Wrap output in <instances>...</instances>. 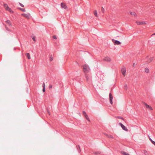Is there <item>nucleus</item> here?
I'll return each mask as SVG.
<instances>
[{
    "label": "nucleus",
    "mask_w": 155,
    "mask_h": 155,
    "mask_svg": "<svg viewBox=\"0 0 155 155\" xmlns=\"http://www.w3.org/2000/svg\"><path fill=\"white\" fill-rule=\"evenodd\" d=\"M117 118L118 119H122L123 120H124V118L123 117H120V116H118L117 117Z\"/></svg>",
    "instance_id": "obj_22"
},
{
    "label": "nucleus",
    "mask_w": 155,
    "mask_h": 155,
    "mask_svg": "<svg viewBox=\"0 0 155 155\" xmlns=\"http://www.w3.org/2000/svg\"><path fill=\"white\" fill-rule=\"evenodd\" d=\"M53 60V58L51 57V59H50V61H52Z\"/></svg>",
    "instance_id": "obj_36"
},
{
    "label": "nucleus",
    "mask_w": 155,
    "mask_h": 155,
    "mask_svg": "<svg viewBox=\"0 0 155 155\" xmlns=\"http://www.w3.org/2000/svg\"><path fill=\"white\" fill-rule=\"evenodd\" d=\"M43 88H45V84L44 83H43L42 84Z\"/></svg>",
    "instance_id": "obj_30"
},
{
    "label": "nucleus",
    "mask_w": 155,
    "mask_h": 155,
    "mask_svg": "<svg viewBox=\"0 0 155 155\" xmlns=\"http://www.w3.org/2000/svg\"><path fill=\"white\" fill-rule=\"evenodd\" d=\"M148 57H147L146 58V60H147V63H150L151 62L153 59V58H149V59H148Z\"/></svg>",
    "instance_id": "obj_8"
},
{
    "label": "nucleus",
    "mask_w": 155,
    "mask_h": 155,
    "mask_svg": "<svg viewBox=\"0 0 155 155\" xmlns=\"http://www.w3.org/2000/svg\"><path fill=\"white\" fill-rule=\"evenodd\" d=\"M104 8L103 7H102L101 8V11L103 13H104Z\"/></svg>",
    "instance_id": "obj_27"
},
{
    "label": "nucleus",
    "mask_w": 155,
    "mask_h": 155,
    "mask_svg": "<svg viewBox=\"0 0 155 155\" xmlns=\"http://www.w3.org/2000/svg\"><path fill=\"white\" fill-rule=\"evenodd\" d=\"M94 15L96 17L97 16V12L96 11H95V12L94 13Z\"/></svg>",
    "instance_id": "obj_26"
},
{
    "label": "nucleus",
    "mask_w": 155,
    "mask_h": 155,
    "mask_svg": "<svg viewBox=\"0 0 155 155\" xmlns=\"http://www.w3.org/2000/svg\"><path fill=\"white\" fill-rule=\"evenodd\" d=\"M45 88H43L42 91L43 92H45Z\"/></svg>",
    "instance_id": "obj_35"
},
{
    "label": "nucleus",
    "mask_w": 155,
    "mask_h": 155,
    "mask_svg": "<svg viewBox=\"0 0 155 155\" xmlns=\"http://www.w3.org/2000/svg\"><path fill=\"white\" fill-rule=\"evenodd\" d=\"M149 139L151 143L155 146V142L153 140L150 138H149Z\"/></svg>",
    "instance_id": "obj_17"
},
{
    "label": "nucleus",
    "mask_w": 155,
    "mask_h": 155,
    "mask_svg": "<svg viewBox=\"0 0 155 155\" xmlns=\"http://www.w3.org/2000/svg\"><path fill=\"white\" fill-rule=\"evenodd\" d=\"M130 14L132 15H134L135 16L136 13L134 12H130Z\"/></svg>",
    "instance_id": "obj_24"
},
{
    "label": "nucleus",
    "mask_w": 155,
    "mask_h": 155,
    "mask_svg": "<svg viewBox=\"0 0 155 155\" xmlns=\"http://www.w3.org/2000/svg\"><path fill=\"white\" fill-rule=\"evenodd\" d=\"M85 77L87 81H88L89 79V77H88V75L87 74H85Z\"/></svg>",
    "instance_id": "obj_15"
},
{
    "label": "nucleus",
    "mask_w": 155,
    "mask_h": 155,
    "mask_svg": "<svg viewBox=\"0 0 155 155\" xmlns=\"http://www.w3.org/2000/svg\"><path fill=\"white\" fill-rule=\"evenodd\" d=\"M109 100L110 101V103L111 104H113V101L112 100L113 99V96L111 93L109 94Z\"/></svg>",
    "instance_id": "obj_3"
},
{
    "label": "nucleus",
    "mask_w": 155,
    "mask_h": 155,
    "mask_svg": "<svg viewBox=\"0 0 155 155\" xmlns=\"http://www.w3.org/2000/svg\"><path fill=\"white\" fill-rule=\"evenodd\" d=\"M6 23L7 24H8L9 25H11V23L10 21L9 20H7L5 21Z\"/></svg>",
    "instance_id": "obj_16"
},
{
    "label": "nucleus",
    "mask_w": 155,
    "mask_h": 155,
    "mask_svg": "<svg viewBox=\"0 0 155 155\" xmlns=\"http://www.w3.org/2000/svg\"><path fill=\"white\" fill-rule=\"evenodd\" d=\"M6 29L8 30V31H9V30L8 29H7V28H6Z\"/></svg>",
    "instance_id": "obj_37"
},
{
    "label": "nucleus",
    "mask_w": 155,
    "mask_h": 155,
    "mask_svg": "<svg viewBox=\"0 0 155 155\" xmlns=\"http://www.w3.org/2000/svg\"><path fill=\"white\" fill-rule=\"evenodd\" d=\"M104 60L107 61H111V59L110 58L108 57H106L104 59Z\"/></svg>",
    "instance_id": "obj_9"
},
{
    "label": "nucleus",
    "mask_w": 155,
    "mask_h": 155,
    "mask_svg": "<svg viewBox=\"0 0 155 155\" xmlns=\"http://www.w3.org/2000/svg\"><path fill=\"white\" fill-rule=\"evenodd\" d=\"M119 124L121 127V128L123 130L126 131H127L128 130L127 129V128L125 126H124L121 123H119Z\"/></svg>",
    "instance_id": "obj_2"
},
{
    "label": "nucleus",
    "mask_w": 155,
    "mask_h": 155,
    "mask_svg": "<svg viewBox=\"0 0 155 155\" xmlns=\"http://www.w3.org/2000/svg\"><path fill=\"white\" fill-rule=\"evenodd\" d=\"M145 72L147 73L149 72V69L148 68H146L145 69Z\"/></svg>",
    "instance_id": "obj_19"
},
{
    "label": "nucleus",
    "mask_w": 155,
    "mask_h": 155,
    "mask_svg": "<svg viewBox=\"0 0 155 155\" xmlns=\"http://www.w3.org/2000/svg\"><path fill=\"white\" fill-rule=\"evenodd\" d=\"M107 136L109 138H114V137H113L111 135H107V134H106Z\"/></svg>",
    "instance_id": "obj_18"
},
{
    "label": "nucleus",
    "mask_w": 155,
    "mask_h": 155,
    "mask_svg": "<svg viewBox=\"0 0 155 155\" xmlns=\"http://www.w3.org/2000/svg\"><path fill=\"white\" fill-rule=\"evenodd\" d=\"M19 5L22 7H24V5L20 2L19 3Z\"/></svg>",
    "instance_id": "obj_28"
},
{
    "label": "nucleus",
    "mask_w": 155,
    "mask_h": 155,
    "mask_svg": "<svg viewBox=\"0 0 155 155\" xmlns=\"http://www.w3.org/2000/svg\"><path fill=\"white\" fill-rule=\"evenodd\" d=\"M144 104L145 105L146 108H150L151 110H152L153 109L152 108V107L150 106L149 105L147 104L146 103H144Z\"/></svg>",
    "instance_id": "obj_10"
},
{
    "label": "nucleus",
    "mask_w": 155,
    "mask_h": 155,
    "mask_svg": "<svg viewBox=\"0 0 155 155\" xmlns=\"http://www.w3.org/2000/svg\"><path fill=\"white\" fill-rule=\"evenodd\" d=\"M4 7L7 10L9 8L8 5L6 4H5L4 5Z\"/></svg>",
    "instance_id": "obj_14"
},
{
    "label": "nucleus",
    "mask_w": 155,
    "mask_h": 155,
    "mask_svg": "<svg viewBox=\"0 0 155 155\" xmlns=\"http://www.w3.org/2000/svg\"><path fill=\"white\" fill-rule=\"evenodd\" d=\"M84 116L87 119V120L89 121H90V119L88 117V115L86 114V115H85Z\"/></svg>",
    "instance_id": "obj_21"
},
{
    "label": "nucleus",
    "mask_w": 155,
    "mask_h": 155,
    "mask_svg": "<svg viewBox=\"0 0 155 155\" xmlns=\"http://www.w3.org/2000/svg\"><path fill=\"white\" fill-rule=\"evenodd\" d=\"M22 15L24 17H25L27 18H29L30 17V15L29 14H22Z\"/></svg>",
    "instance_id": "obj_6"
},
{
    "label": "nucleus",
    "mask_w": 155,
    "mask_h": 155,
    "mask_svg": "<svg viewBox=\"0 0 155 155\" xmlns=\"http://www.w3.org/2000/svg\"><path fill=\"white\" fill-rule=\"evenodd\" d=\"M153 35H155V33H154Z\"/></svg>",
    "instance_id": "obj_38"
},
{
    "label": "nucleus",
    "mask_w": 155,
    "mask_h": 155,
    "mask_svg": "<svg viewBox=\"0 0 155 155\" xmlns=\"http://www.w3.org/2000/svg\"><path fill=\"white\" fill-rule=\"evenodd\" d=\"M137 23L138 25H143L146 24V23L144 22H143V21L137 22Z\"/></svg>",
    "instance_id": "obj_11"
},
{
    "label": "nucleus",
    "mask_w": 155,
    "mask_h": 155,
    "mask_svg": "<svg viewBox=\"0 0 155 155\" xmlns=\"http://www.w3.org/2000/svg\"><path fill=\"white\" fill-rule=\"evenodd\" d=\"M121 71L122 74L124 76H125V74L126 72V68L125 67H124L121 69Z\"/></svg>",
    "instance_id": "obj_4"
},
{
    "label": "nucleus",
    "mask_w": 155,
    "mask_h": 155,
    "mask_svg": "<svg viewBox=\"0 0 155 155\" xmlns=\"http://www.w3.org/2000/svg\"><path fill=\"white\" fill-rule=\"evenodd\" d=\"M26 55L28 59H30L31 58L30 55L29 53H26Z\"/></svg>",
    "instance_id": "obj_13"
},
{
    "label": "nucleus",
    "mask_w": 155,
    "mask_h": 155,
    "mask_svg": "<svg viewBox=\"0 0 155 155\" xmlns=\"http://www.w3.org/2000/svg\"><path fill=\"white\" fill-rule=\"evenodd\" d=\"M61 6L62 8H64L65 9L67 8V6L64 3H61Z\"/></svg>",
    "instance_id": "obj_7"
},
{
    "label": "nucleus",
    "mask_w": 155,
    "mask_h": 155,
    "mask_svg": "<svg viewBox=\"0 0 155 155\" xmlns=\"http://www.w3.org/2000/svg\"><path fill=\"white\" fill-rule=\"evenodd\" d=\"M53 38L54 39H56L57 38L56 36L55 35H54L53 36Z\"/></svg>",
    "instance_id": "obj_33"
},
{
    "label": "nucleus",
    "mask_w": 155,
    "mask_h": 155,
    "mask_svg": "<svg viewBox=\"0 0 155 155\" xmlns=\"http://www.w3.org/2000/svg\"><path fill=\"white\" fill-rule=\"evenodd\" d=\"M7 10L9 11L11 13H13V11H12V10L11 9V8H9H9Z\"/></svg>",
    "instance_id": "obj_20"
},
{
    "label": "nucleus",
    "mask_w": 155,
    "mask_h": 155,
    "mask_svg": "<svg viewBox=\"0 0 155 155\" xmlns=\"http://www.w3.org/2000/svg\"><path fill=\"white\" fill-rule=\"evenodd\" d=\"M113 41H114V45H119L121 44V42L118 40H116L114 39L112 40Z\"/></svg>",
    "instance_id": "obj_5"
},
{
    "label": "nucleus",
    "mask_w": 155,
    "mask_h": 155,
    "mask_svg": "<svg viewBox=\"0 0 155 155\" xmlns=\"http://www.w3.org/2000/svg\"><path fill=\"white\" fill-rule=\"evenodd\" d=\"M94 154L95 155H97L100 154L99 152H94Z\"/></svg>",
    "instance_id": "obj_25"
},
{
    "label": "nucleus",
    "mask_w": 155,
    "mask_h": 155,
    "mask_svg": "<svg viewBox=\"0 0 155 155\" xmlns=\"http://www.w3.org/2000/svg\"><path fill=\"white\" fill-rule=\"evenodd\" d=\"M19 9L23 12H25V9H23V8H19Z\"/></svg>",
    "instance_id": "obj_23"
},
{
    "label": "nucleus",
    "mask_w": 155,
    "mask_h": 155,
    "mask_svg": "<svg viewBox=\"0 0 155 155\" xmlns=\"http://www.w3.org/2000/svg\"><path fill=\"white\" fill-rule=\"evenodd\" d=\"M83 113L84 115V116L87 114L86 113V112L85 111H83Z\"/></svg>",
    "instance_id": "obj_31"
},
{
    "label": "nucleus",
    "mask_w": 155,
    "mask_h": 155,
    "mask_svg": "<svg viewBox=\"0 0 155 155\" xmlns=\"http://www.w3.org/2000/svg\"><path fill=\"white\" fill-rule=\"evenodd\" d=\"M32 39L34 41H35V37H33V38H32Z\"/></svg>",
    "instance_id": "obj_32"
},
{
    "label": "nucleus",
    "mask_w": 155,
    "mask_h": 155,
    "mask_svg": "<svg viewBox=\"0 0 155 155\" xmlns=\"http://www.w3.org/2000/svg\"><path fill=\"white\" fill-rule=\"evenodd\" d=\"M49 88H52V85H50L49 86Z\"/></svg>",
    "instance_id": "obj_34"
},
{
    "label": "nucleus",
    "mask_w": 155,
    "mask_h": 155,
    "mask_svg": "<svg viewBox=\"0 0 155 155\" xmlns=\"http://www.w3.org/2000/svg\"><path fill=\"white\" fill-rule=\"evenodd\" d=\"M122 154L124 155H130L128 153H126L125 152L122 151L121 152Z\"/></svg>",
    "instance_id": "obj_12"
},
{
    "label": "nucleus",
    "mask_w": 155,
    "mask_h": 155,
    "mask_svg": "<svg viewBox=\"0 0 155 155\" xmlns=\"http://www.w3.org/2000/svg\"><path fill=\"white\" fill-rule=\"evenodd\" d=\"M83 70L84 73L88 72L90 71L89 66L87 64H85L83 66Z\"/></svg>",
    "instance_id": "obj_1"
},
{
    "label": "nucleus",
    "mask_w": 155,
    "mask_h": 155,
    "mask_svg": "<svg viewBox=\"0 0 155 155\" xmlns=\"http://www.w3.org/2000/svg\"><path fill=\"white\" fill-rule=\"evenodd\" d=\"M127 85L126 84H125L124 85V88L125 89H127Z\"/></svg>",
    "instance_id": "obj_29"
}]
</instances>
